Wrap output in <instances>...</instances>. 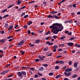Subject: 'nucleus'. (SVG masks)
Listing matches in <instances>:
<instances>
[{"instance_id": "obj_10", "label": "nucleus", "mask_w": 80, "mask_h": 80, "mask_svg": "<svg viewBox=\"0 0 80 80\" xmlns=\"http://www.w3.org/2000/svg\"><path fill=\"white\" fill-rule=\"evenodd\" d=\"M57 13V11H52L50 12V13H52V14H55V13Z\"/></svg>"}, {"instance_id": "obj_51", "label": "nucleus", "mask_w": 80, "mask_h": 80, "mask_svg": "<svg viewBox=\"0 0 80 80\" xmlns=\"http://www.w3.org/2000/svg\"><path fill=\"white\" fill-rule=\"evenodd\" d=\"M18 25H17L16 26H15L14 27V28H17L18 27Z\"/></svg>"}, {"instance_id": "obj_25", "label": "nucleus", "mask_w": 80, "mask_h": 80, "mask_svg": "<svg viewBox=\"0 0 80 80\" xmlns=\"http://www.w3.org/2000/svg\"><path fill=\"white\" fill-rule=\"evenodd\" d=\"M28 15H25L24 17V18H28Z\"/></svg>"}, {"instance_id": "obj_36", "label": "nucleus", "mask_w": 80, "mask_h": 80, "mask_svg": "<svg viewBox=\"0 0 80 80\" xmlns=\"http://www.w3.org/2000/svg\"><path fill=\"white\" fill-rule=\"evenodd\" d=\"M40 60L38 59H36L35 60V61H36V62H39Z\"/></svg>"}, {"instance_id": "obj_54", "label": "nucleus", "mask_w": 80, "mask_h": 80, "mask_svg": "<svg viewBox=\"0 0 80 80\" xmlns=\"http://www.w3.org/2000/svg\"><path fill=\"white\" fill-rule=\"evenodd\" d=\"M13 40V39H9L8 40L9 42H12V40Z\"/></svg>"}, {"instance_id": "obj_22", "label": "nucleus", "mask_w": 80, "mask_h": 80, "mask_svg": "<svg viewBox=\"0 0 80 80\" xmlns=\"http://www.w3.org/2000/svg\"><path fill=\"white\" fill-rule=\"evenodd\" d=\"M60 64V61H56V64Z\"/></svg>"}, {"instance_id": "obj_43", "label": "nucleus", "mask_w": 80, "mask_h": 80, "mask_svg": "<svg viewBox=\"0 0 80 80\" xmlns=\"http://www.w3.org/2000/svg\"><path fill=\"white\" fill-rule=\"evenodd\" d=\"M18 5H20V0H18Z\"/></svg>"}, {"instance_id": "obj_59", "label": "nucleus", "mask_w": 80, "mask_h": 80, "mask_svg": "<svg viewBox=\"0 0 80 80\" xmlns=\"http://www.w3.org/2000/svg\"><path fill=\"white\" fill-rule=\"evenodd\" d=\"M10 64H7L6 65V67H8L9 66H10Z\"/></svg>"}, {"instance_id": "obj_7", "label": "nucleus", "mask_w": 80, "mask_h": 80, "mask_svg": "<svg viewBox=\"0 0 80 80\" xmlns=\"http://www.w3.org/2000/svg\"><path fill=\"white\" fill-rule=\"evenodd\" d=\"M23 45V43H21L20 42L18 43V44L17 45V47H21Z\"/></svg>"}, {"instance_id": "obj_42", "label": "nucleus", "mask_w": 80, "mask_h": 80, "mask_svg": "<svg viewBox=\"0 0 80 80\" xmlns=\"http://www.w3.org/2000/svg\"><path fill=\"white\" fill-rule=\"evenodd\" d=\"M13 36H9L8 37V38H13Z\"/></svg>"}, {"instance_id": "obj_38", "label": "nucleus", "mask_w": 80, "mask_h": 80, "mask_svg": "<svg viewBox=\"0 0 80 80\" xmlns=\"http://www.w3.org/2000/svg\"><path fill=\"white\" fill-rule=\"evenodd\" d=\"M52 53H50V54H48L47 55V56L48 57H49L50 56H52Z\"/></svg>"}, {"instance_id": "obj_8", "label": "nucleus", "mask_w": 80, "mask_h": 80, "mask_svg": "<svg viewBox=\"0 0 80 80\" xmlns=\"http://www.w3.org/2000/svg\"><path fill=\"white\" fill-rule=\"evenodd\" d=\"M13 26H11L9 27V28H8V30L9 32H10V30L13 28Z\"/></svg>"}, {"instance_id": "obj_31", "label": "nucleus", "mask_w": 80, "mask_h": 80, "mask_svg": "<svg viewBox=\"0 0 80 80\" xmlns=\"http://www.w3.org/2000/svg\"><path fill=\"white\" fill-rule=\"evenodd\" d=\"M58 68H59V67L58 66H56L55 67V69H56V70H58Z\"/></svg>"}, {"instance_id": "obj_64", "label": "nucleus", "mask_w": 80, "mask_h": 80, "mask_svg": "<svg viewBox=\"0 0 80 80\" xmlns=\"http://www.w3.org/2000/svg\"><path fill=\"white\" fill-rule=\"evenodd\" d=\"M64 80H68V79L67 78H66L64 79Z\"/></svg>"}, {"instance_id": "obj_2", "label": "nucleus", "mask_w": 80, "mask_h": 80, "mask_svg": "<svg viewBox=\"0 0 80 80\" xmlns=\"http://www.w3.org/2000/svg\"><path fill=\"white\" fill-rule=\"evenodd\" d=\"M64 74L65 75V76H66V77H69V76H70L71 75V74H72V72H64Z\"/></svg>"}, {"instance_id": "obj_56", "label": "nucleus", "mask_w": 80, "mask_h": 80, "mask_svg": "<svg viewBox=\"0 0 80 80\" xmlns=\"http://www.w3.org/2000/svg\"><path fill=\"white\" fill-rule=\"evenodd\" d=\"M9 16V15H8V14H7L4 16V17H5V18H6V17H8Z\"/></svg>"}, {"instance_id": "obj_15", "label": "nucleus", "mask_w": 80, "mask_h": 80, "mask_svg": "<svg viewBox=\"0 0 80 80\" xmlns=\"http://www.w3.org/2000/svg\"><path fill=\"white\" fill-rule=\"evenodd\" d=\"M31 24H32V21H30L28 23V25H31Z\"/></svg>"}, {"instance_id": "obj_21", "label": "nucleus", "mask_w": 80, "mask_h": 80, "mask_svg": "<svg viewBox=\"0 0 80 80\" xmlns=\"http://www.w3.org/2000/svg\"><path fill=\"white\" fill-rule=\"evenodd\" d=\"M66 38V36H62L61 37L60 39H64V38Z\"/></svg>"}, {"instance_id": "obj_52", "label": "nucleus", "mask_w": 80, "mask_h": 80, "mask_svg": "<svg viewBox=\"0 0 80 80\" xmlns=\"http://www.w3.org/2000/svg\"><path fill=\"white\" fill-rule=\"evenodd\" d=\"M5 72H2L1 73V75H3V74H5Z\"/></svg>"}, {"instance_id": "obj_39", "label": "nucleus", "mask_w": 80, "mask_h": 80, "mask_svg": "<svg viewBox=\"0 0 80 80\" xmlns=\"http://www.w3.org/2000/svg\"><path fill=\"white\" fill-rule=\"evenodd\" d=\"M57 37V36H53V38H54V39H56Z\"/></svg>"}, {"instance_id": "obj_3", "label": "nucleus", "mask_w": 80, "mask_h": 80, "mask_svg": "<svg viewBox=\"0 0 80 80\" xmlns=\"http://www.w3.org/2000/svg\"><path fill=\"white\" fill-rule=\"evenodd\" d=\"M66 72H72V68H67L65 70Z\"/></svg>"}, {"instance_id": "obj_28", "label": "nucleus", "mask_w": 80, "mask_h": 80, "mask_svg": "<svg viewBox=\"0 0 80 80\" xmlns=\"http://www.w3.org/2000/svg\"><path fill=\"white\" fill-rule=\"evenodd\" d=\"M64 63V62H63V61H60V64H63V63Z\"/></svg>"}, {"instance_id": "obj_16", "label": "nucleus", "mask_w": 80, "mask_h": 80, "mask_svg": "<svg viewBox=\"0 0 80 80\" xmlns=\"http://www.w3.org/2000/svg\"><path fill=\"white\" fill-rule=\"evenodd\" d=\"M43 67L40 68L39 70H40V71H43Z\"/></svg>"}, {"instance_id": "obj_26", "label": "nucleus", "mask_w": 80, "mask_h": 80, "mask_svg": "<svg viewBox=\"0 0 80 80\" xmlns=\"http://www.w3.org/2000/svg\"><path fill=\"white\" fill-rule=\"evenodd\" d=\"M77 65H78L77 63H75L74 64V67H77Z\"/></svg>"}, {"instance_id": "obj_41", "label": "nucleus", "mask_w": 80, "mask_h": 80, "mask_svg": "<svg viewBox=\"0 0 80 80\" xmlns=\"http://www.w3.org/2000/svg\"><path fill=\"white\" fill-rule=\"evenodd\" d=\"M68 35H72V32H70L69 33H68Z\"/></svg>"}, {"instance_id": "obj_23", "label": "nucleus", "mask_w": 80, "mask_h": 80, "mask_svg": "<svg viewBox=\"0 0 80 80\" xmlns=\"http://www.w3.org/2000/svg\"><path fill=\"white\" fill-rule=\"evenodd\" d=\"M64 46H65V44H59V47H64Z\"/></svg>"}, {"instance_id": "obj_45", "label": "nucleus", "mask_w": 80, "mask_h": 80, "mask_svg": "<svg viewBox=\"0 0 80 80\" xmlns=\"http://www.w3.org/2000/svg\"><path fill=\"white\" fill-rule=\"evenodd\" d=\"M20 42L21 43H25V42H24V41L23 40H21Z\"/></svg>"}, {"instance_id": "obj_13", "label": "nucleus", "mask_w": 80, "mask_h": 80, "mask_svg": "<svg viewBox=\"0 0 80 80\" xmlns=\"http://www.w3.org/2000/svg\"><path fill=\"white\" fill-rule=\"evenodd\" d=\"M5 28H8V23H5Z\"/></svg>"}, {"instance_id": "obj_18", "label": "nucleus", "mask_w": 80, "mask_h": 80, "mask_svg": "<svg viewBox=\"0 0 80 80\" xmlns=\"http://www.w3.org/2000/svg\"><path fill=\"white\" fill-rule=\"evenodd\" d=\"M22 74L24 75H26V72L24 71H22L21 72Z\"/></svg>"}, {"instance_id": "obj_17", "label": "nucleus", "mask_w": 80, "mask_h": 80, "mask_svg": "<svg viewBox=\"0 0 80 80\" xmlns=\"http://www.w3.org/2000/svg\"><path fill=\"white\" fill-rule=\"evenodd\" d=\"M57 47H58V46H57V45H55L53 46L54 49H57Z\"/></svg>"}, {"instance_id": "obj_27", "label": "nucleus", "mask_w": 80, "mask_h": 80, "mask_svg": "<svg viewBox=\"0 0 80 80\" xmlns=\"http://www.w3.org/2000/svg\"><path fill=\"white\" fill-rule=\"evenodd\" d=\"M49 75H50V76H51L52 75H53V73L50 72L49 73Z\"/></svg>"}, {"instance_id": "obj_4", "label": "nucleus", "mask_w": 80, "mask_h": 80, "mask_svg": "<svg viewBox=\"0 0 80 80\" xmlns=\"http://www.w3.org/2000/svg\"><path fill=\"white\" fill-rule=\"evenodd\" d=\"M47 17L49 18H55V15H53V16H52L51 15H48L47 16Z\"/></svg>"}, {"instance_id": "obj_48", "label": "nucleus", "mask_w": 80, "mask_h": 80, "mask_svg": "<svg viewBox=\"0 0 80 80\" xmlns=\"http://www.w3.org/2000/svg\"><path fill=\"white\" fill-rule=\"evenodd\" d=\"M24 53H25V51L22 52H21V55H23V54H24Z\"/></svg>"}, {"instance_id": "obj_40", "label": "nucleus", "mask_w": 80, "mask_h": 80, "mask_svg": "<svg viewBox=\"0 0 80 80\" xmlns=\"http://www.w3.org/2000/svg\"><path fill=\"white\" fill-rule=\"evenodd\" d=\"M48 50V48H45L44 49V51H47Z\"/></svg>"}, {"instance_id": "obj_49", "label": "nucleus", "mask_w": 80, "mask_h": 80, "mask_svg": "<svg viewBox=\"0 0 80 80\" xmlns=\"http://www.w3.org/2000/svg\"><path fill=\"white\" fill-rule=\"evenodd\" d=\"M74 39H75V38H74V37L70 38V40H74Z\"/></svg>"}, {"instance_id": "obj_50", "label": "nucleus", "mask_w": 80, "mask_h": 80, "mask_svg": "<svg viewBox=\"0 0 80 80\" xmlns=\"http://www.w3.org/2000/svg\"><path fill=\"white\" fill-rule=\"evenodd\" d=\"M57 51V49H53V52H55Z\"/></svg>"}, {"instance_id": "obj_60", "label": "nucleus", "mask_w": 80, "mask_h": 80, "mask_svg": "<svg viewBox=\"0 0 80 80\" xmlns=\"http://www.w3.org/2000/svg\"><path fill=\"white\" fill-rule=\"evenodd\" d=\"M38 74L40 76H42V74L40 73H38Z\"/></svg>"}, {"instance_id": "obj_9", "label": "nucleus", "mask_w": 80, "mask_h": 80, "mask_svg": "<svg viewBox=\"0 0 80 80\" xmlns=\"http://www.w3.org/2000/svg\"><path fill=\"white\" fill-rule=\"evenodd\" d=\"M68 45L69 46L72 47V46H73V43L72 42H69L68 43Z\"/></svg>"}, {"instance_id": "obj_12", "label": "nucleus", "mask_w": 80, "mask_h": 80, "mask_svg": "<svg viewBox=\"0 0 80 80\" xmlns=\"http://www.w3.org/2000/svg\"><path fill=\"white\" fill-rule=\"evenodd\" d=\"M18 75L19 77H22V72H18Z\"/></svg>"}, {"instance_id": "obj_29", "label": "nucleus", "mask_w": 80, "mask_h": 80, "mask_svg": "<svg viewBox=\"0 0 80 80\" xmlns=\"http://www.w3.org/2000/svg\"><path fill=\"white\" fill-rule=\"evenodd\" d=\"M43 66H44L45 67H48V64H43Z\"/></svg>"}, {"instance_id": "obj_37", "label": "nucleus", "mask_w": 80, "mask_h": 80, "mask_svg": "<svg viewBox=\"0 0 80 80\" xmlns=\"http://www.w3.org/2000/svg\"><path fill=\"white\" fill-rule=\"evenodd\" d=\"M30 70H32V71H34L35 69L33 68H30Z\"/></svg>"}, {"instance_id": "obj_5", "label": "nucleus", "mask_w": 80, "mask_h": 80, "mask_svg": "<svg viewBox=\"0 0 80 80\" xmlns=\"http://www.w3.org/2000/svg\"><path fill=\"white\" fill-rule=\"evenodd\" d=\"M6 40H7V39L5 38L1 39L0 40V43H5Z\"/></svg>"}, {"instance_id": "obj_63", "label": "nucleus", "mask_w": 80, "mask_h": 80, "mask_svg": "<svg viewBox=\"0 0 80 80\" xmlns=\"http://www.w3.org/2000/svg\"><path fill=\"white\" fill-rule=\"evenodd\" d=\"M34 77L35 78H37V77H38V75H35L34 76Z\"/></svg>"}, {"instance_id": "obj_46", "label": "nucleus", "mask_w": 80, "mask_h": 80, "mask_svg": "<svg viewBox=\"0 0 80 80\" xmlns=\"http://www.w3.org/2000/svg\"><path fill=\"white\" fill-rule=\"evenodd\" d=\"M69 65H72V61H70L69 62Z\"/></svg>"}, {"instance_id": "obj_62", "label": "nucleus", "mask_w": 80, "mask_h": 80, "mask_svg": "<svg viewBox=\"0 0 80 80\" xmlns=\"http://www.w3.org/2000/svg\"><path fill=\"white\" fill-rule=\"evenodd\" d=\"M65 33H68V31H66L65 32Z\"/></svg>"}, {"instance_id": "obj_24", "label": "nucleus", "mask_w": 80, "mask_h": 80, "mask_svg": "<svg viewBox=\"0 0 80 80\" xmlns=\"http://www.w3.org/2000/svg\"><path fill=\"white\" fill-rule=\"evenodd\" d=\"M38 58H40V59H41V60H44L42 58V57L40 55L38 56Z\"/></svg>"}, {"instance_id": "obj_14", "label": "nucleus", "mask_w": 80, "mask_h": 80, "mask_svg": "<svg viewBox=\"0 0 80 80\" xmlns=\"http://www.w3.org/2000/svg\"><path fill=\"white\" fill-rule=\"evenodd\" d=\"M35 42L36 43H39L40 42V40L38 39L37 40L35 41Z\"/></svg>"}, {"instance_id": "obj_35", "label": "nucleus", "mask_w": 80, "mask_h": 80, "mask_svg": "<svg viewBox=\"0 0 80 80\" xmlns=\"http://www.w3.org/2000/svg\"><path fill=\"white\" fill-rule=\"evenodd\" d=\"M54 18H55L56 19H59L60 18L58 17L57 16H55L54 15Z\"/></svg>"}, {"instance_id": "obj_6", "label": "nucleus", "mask_w": 80, "mask_h": 80, "mask_svg": "<svg viewBox=\"0 0 80 80\" xmlns=\"http://www.w3.org/2000/svg\"><path fill=\"white\" fill-rule=\"evenodd\" d=\"M46 44H48L49 45H53V43H50V42L48 41L46 42Z\"/></svg>"}, {"instance_id": "obj_1", "label": "nucleus", "mask_w": 80, "mask_h": 80, "mask_svg": "<svg viewBox=\"0 0 80 80\" xmlns=\"http://www.w3.org/2000/svg\"><path fill=\"white\" fill-rule=\"evenodd\" d=\"M50 28H52V32L54 34H57L58 32L62 31L63 29V27L61 24L54 23L53 26L50 27Z\"/></svg>"}, {"instance_id": "obj_34", "label": "nucleus", "mask_w": 80, "mask_h": 80, "mask_svg": "<svg viewBox=\"0 0 80 80\" xmlns=\"http://www.w3.org/2000/svg\"><path fill=\"white\" fill-rule=\"evenodd\" d=\"M25 14V12H23L22 14L21 15V17H23L24 15Z\"/></svg>"}, {"instance_id": "obj_53", "label": "nucleus", "mask_w": 80, "mask_h": 80, "mask_svg": "<svg viewBox=\"0 0 80 80\" xmlns=\"http://www.w3.org/2000/svg\"><path fill=\"white\" fill-rule=\"evenodd\" d=\"M25 7H26V6H24L22 7L21 8V9H23L25 8Z\"/></svg>"}, {"instance_id": "obj_32", "label": "nucleus", "mask_w": 80, "mask_h": 80, "mask_svg": "<svg viewBox=\"0 0 80 80\" xmlns=\"http://www.w3.org/2000/svg\"><path fill=\"white\" fill-rule=\"evenodd\" d=\"M30 30H28V35L29 34H30Z\"/></svg>"}, {"instance_id": "obj_57", "label": "nucleus", "mask_w": 80, "mask_h": 80, "mask_svg": "<svg viewBox=\"0 0 80 80\" xmlns=\"http://www.w3.org/2000/svg\"><path fill=\"white\" fill-rule=\"evenodd\" d=\"M43 4H44V5H47V2H43Z\"/></svg>"}, {"instance_id": "obj_55", "label": "nucleus", "mask_w": 80, "mask_h": 80, "mask_svg": "<svg viewBox=\"0 0 80 80\" xmlns=\"http://www.w3.org/2000/svg\"><path fill=\"white\" fill-rule=\"evenodd\" d=\"M23 28H27V25H26L25 26H23Z\"/></svg>"}, {"instance_id": "obj_20", "label": "nucleus", "mask_w": 80, "mask_h": 80, "mask_svg": "<svg viewBox=\"0 0 80 80\" xmlns=\"http://www.w3.org/2000/svg\"><path fill=\"white\" fill-rule=\"evenodd\" d=\"M7 10V9H5L4 10H2L1 11V12L2 13H5V12H6Z\"/></svg>"}, {"instance_id": "obj_61", "label": "nucleus", "mask_w": 80, "mask_h": 80, "mask_svg": "<svg viewBox=\"0 0 80 80\" xmlns=\"http://www.w3.org/2000/svg\"><path fill=\"white\" fill-rule=\"evenodd\" d=\"M0 52L1 53H3V51H2V50H0Z\"/></svg>"}, {"instance_id": "obj_11", "label": "nucleus", "mask_w": 80, "mask_h": 80, "mask_svg": "<svg viewBox=\"0 0 80 80\" xmlns=\"http://www.w3.org/2000/svg\"><path fill=\"white\" fill-rule=\"evenodd\" d=\"M62 77V75H58L57 76H56V78L57 79V78H58L59 77Z\"/></svg>"}, {"instance_id": "obj_19", "label": "nucleus", "mask_w": 80, "mask_h": 80, "mask_svg": "<svg viewBox=\"0 0 80 80\" xmlns=\"http://www.w3.org/2000/svg\"><path fill=\"white\" fill-rule=\"evenodd\" d=\"M77 77V75L74 74L72 76V78H76Z\"/></svg>"}, {"instance_id": "obj_58", "label": "nucleus", "mask_w": 80, "mask_h": 80, "mask_svg": "<svg viewBox=\"0 0 80 80\" xmlns=\"http://www.w3.org/2000/svg\"><path fill=\"white\" fill-rule=\"evenodd\" d=\"M58 51H63V50L61 48H60L59 49H58Z\"/></svg>"}, {"instance_id": "obj_47", "label": "nucleus", "mask_w": 80, "mask_h": 80, "mask_svg": "<svg viewBox=\"0 0 80 80\" xmlns=\"http://www.w3.org/2000/svg\"><path fill=\"white\" fill-rule=\"evenodd\" d=\"M8 72V70H6V71H4L5 73H7V72Z\"/></svg>"}, {"instance_id": "obj_44", "label": "nucleus", "mask_w": 80, "mask_h": 80, "mask_svg": "<svg viewBox=\"0 0 80 80\" xmlns=\"http://www.w3.org/2000/svg\"><path fill=\"white\" fill-rule=\"evenodd\" d=\"M13 75V74H11V75H10L9 76H8V78H9L10 77H12Z\"/></svg>"}, {"instance_id": "obj_30", "label": "nucleus", "mask_w": 80, "mask_h": 80, "mask_svg": "<svg viewBox=\"0 0 80 80\" xmlns=\"http://www.w3.org/2000/svg\"><path fill=\"white\" fill-rule=\"evenodd\" d=\"M72 7L73 8H76V4H74L72 5Z\"/></svg>"}, {"instance_id": "obj_33", "label": "nucleus", "mask_w": 80, "mask_h": 80, "mask_svg": "<svg viewBox=\"0 0 80 80\" xmlns=\"http://www.w3.org/2000/svg\"><path fill=\"white\" fill-rule=\"evenodd\" d=\"M14 5L13 4H12V5H10L8 7V8H11V7H13V6Z\"/></svg>"}]
</instances>
